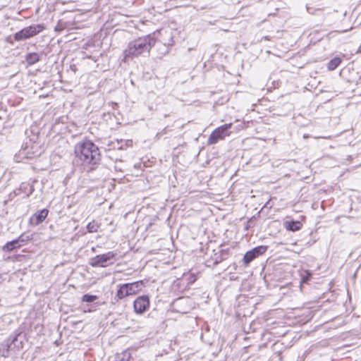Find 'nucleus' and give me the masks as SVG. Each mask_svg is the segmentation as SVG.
<instances>
[{"instance_id": "f257e3e1", "label": "nucleus", "mask_w": 361, "mask_h": 361, "mask_svg": "<svg viewBox=\"0 0 361 361\" xmlns=\"http://www.w3.org/2000/svg\"><path fill=\"white\" fill-rule=\"evenodd\" d=\"M156 39L152 35H148L139 37L128 44V47L123 51L125 59L137 57L141 54H149L150 49L154 46Z\"/></svg>"}, {"instance_id": "f03ea898", "label": "nucleus", "mask_w": 361, "mask_h": 361, "mask_svg": "<svg viewBox=\"0 0 361 361\" xmlns=\"http://www.w3.org/2000/svg\"><path fill=\"white\" fill-rule=\"evenodd\" d=\"M75 154L84 164H96L100 160L98 147L90 140L78 142L75 147Z\"/></svg>"}, {"instance_id": "7ed1b4c3", "label": "nucleus", "mask_w": 361, "mask_h": 361, "mask_svg": "<svg viewBox=\"0 0 361 361\" xmlns=\"http://www.w3.org/2000/svg\"><path fill=\"white\" fill-rule=\"evenodd\" d=\"M25 335L16 330L7 339L0 343V355L5 358L12 356L23 348Z\"/></svg>"}, {"instance_id": "20e7f679", "label": "nucleus", "mask_w": 361, "mask_h": 361, "mask_svg": "<svg viewBox=\"0 0 361 361\" xmlns=\"http://www.w3.org/2000/svg\"><path fill=\"white\" fill-rule=\"evenodd\" d=\"M142 281L119 285L116 297L118 300H121L127 296L135 295L142 289Z\"/></svg>"}, {"instance_id": "39448f33", "label": "nucleus", "mask_w": 361, "mask_h": 361, "mask_svg": "<svg viewBox=\"0 0 361 361\" xmlns=\"http://www.w3.org/2000/svg\"><path fill=\"white\" fill-rule=\"evenodd\" d=\"M44 28L45 27L43 24L31 25L15 33L14 39L16 41L25 40L38 35Z\"/></svg>"}, {"instance_id": "423d86ee", "label": "nucleus", "mask_w": 361, "mask_h": 361, "mask_svg": "<svg viewBox=\"0 0 361 361\" xmlns=\"http://www.w3.org/2000/svg\"><path fill=\"white\" fill-rule=\"evenodd\" d=\"M232 123H226L216 128L208 138V144H216L219 140L224 139L229 135L228 130L231 128Z\"/></svg>"}, {"instance_id": "0eeeda50", "label": "nucleus", "mask_w": 361, "mask_h": 361, "mask_svg": "<svg viewBox=\"0 0 361 361\" xmlns=\"http://www.w3.org/2000/svg\"><path fill=\"white\" fill-rule=\"evenodd\" d=\"M116 257V253L109 251L105 254L99 255L90 259V265L93 267H106L110 263L111 259Z\"/></svg>"}, {"instance_id": "6e6552de", "label": "nucleus", "mask_w": 361, "mask_h": 361, "mask_svg": "<svg viewBox=\"0 0 361 361\" xmlns=\"http://www.w3.org/2000/svg\"><path fill=\"white\" fill-rule=\"evenodd\" d=\"M267 246L259 245L254 247L252 250L247 251L243 257V262L245 265L249 264L252 261L259 256L263 255L267 252Z\"/></svg>"}, {"instance_id": "1a4fd4ad", "label": "nucleus", "mask_w": 361, "mask_h": 361, "mask_svg": "<svg viewBox=\"0 0 361 361\" xmlns=\"http://www.w3.org/2000/svg\"><path fill=\"white\" fill-rule=\"evenodd\" d=\"M149 307V298L147 295L138 297L133 303L134 310L137 314L144 313Z\"/></svg>"}, {"instance_id": "9d476101", "label": "nucleus", "mask_w": 361, "mask_h": 361, "mask_svg": "<svg viewBox=\"0 0 361 361\" xmlns=\"http://www.w3.org/2000/svg\"><path fill=\"white\" fill-rule=\"evenodd\" d=\"M49 211L46 209H43L34 215H32L30 219V224L34 226L39 225L41 224L47 216Z\"/></svg>"}, {"instance_id": "9b49d317", "label": "nucleus", "mask_w": 361, "mask_h": 361, "mask_svg": "<svg viewBox=\"0 0 361 361\" xmlns=\"http://www.w3.org/2000/svg\"><path fill=\"white\" fill-rule=\"evenodd\" d=\"M21 242H23V240H22L20 237L13 240L9 241L3 246L2 250L6 252H10L13 250L21 247Z\"/></svg>"}, {"instance_id": "f8f14e48", "label": "nucleus", "mask_w": 361, "mask_h": 361, "mask_svg": "<svg viewBox=\"0 0 361 361\" xmlns=\"http://www.w3.org/2000/svg\"><path fill=\"white\" fill-rule=\"evenodd\" d=\"M286 228L290 231H299L302 227V224L298 221H290L286 222Z\"/></svg>"}, {"instance_id": "ddd939ff", "label": "nucleus", "mask_w": 361, "mask_h": 361, "mask_svg": "<svg viewBox=\"0 0 361 361\" xmlns=\"http://www.w3.org/2000/svg\"><path fill=\"white\" fill-rule=\"evenodd\" d=\"M25 60L29 66H32L39 61V56L37 53L32 52L26 55Z\"/></svg>"}, {"instance_id": "4468645a", "label": "nucleus", "mask_w": 361, "mask_h": 361, "mask_svg": "<svg viewBox=\"0 0 361 361\" xmlns=\"http://www.w3.org/2000/svg\"><path fill=\"white\" fill-rule=\"evenodd\" d=\"M342 60L340 57H335L331 59L327 64L329 71L335 70L341 63Z\"/></svg>"}, {"instance_id": "2eb2a0df", "label": "nucleus", "mask_w": 361, "mask_h": 361, "mask_svg": "<svg viewBox=\"0 0 361 361\" xmlns=\"http://www.w3.org/2000/svg\"><path fill=\"white\" fill-rule=\"evenodd\" d=\"M228 252L225 250H221L219 254H215L214 264H218L227 258Z\"/></svg>"}, {"instance_id": "dca6fc26", "label": "nucleus", "mask_w": 361, "mask_h": 361, "mask_svg": "<svg viewBox=\"0 0 361 361\" xmlns=\"http://www.w3.org/2000/svg\"><path fill=\"white\" fill-rule=\"evenodd\" d=\"M99 228V224L97 222H96L95 221L90 222L87 226V229L89 233L97 232Z\"/></svg>"}, {"instance_id": "f3484780", "label": "nucleus", "mask_w": 361, "mask_h": 361, "mask_svg": "<svg viewBox=\"0 0 361 361\" xmlns=\"http://www.w3.org/2000/svg\"><path fill=\"white\" fill-rule=\"evenodd\" d=\"M97 298V295L85 294L82 296V301L86 302H92Z\"/></svg>"}, {"instance_id": "a211bd4d", "label": "nucleus", "mask_w": 361, "mask_h": 361, "mask_svg": "<svg viewBox=\"0 0 361 361\" xmlns=\"http://www.w3.org/2000/svg\"><path fill=\"white\" fill-rule=\"evenodd\" d=\"M312 274L309 271H305L304 274L302 275V282L307 283L311 278Z\"/></svg>"}, {"instance_id": "6ab92c4d", "label": "nucleus", "mask_w": 361, "mask_h": 361, "mask_svg": "<svg viewBox=\"0 0 361 361\" xmlns=\"http://www.w3.org/2000/svg\"><path fill=\"white\" fill-rule=\"evenodd\" d=\"M184 300L183 298H178L176 302H175V305L177 306L180 303H181Z\"/></svg>"}, {"instance_id": "aec40b11", "label": "nucleus", "mask_w": 361, "mask_h": 361, "mask_svg": "<svg viewBox=\"0 0 361 361\" xmlns=\"http://www.w3.org/2000/svg\"><path fill=\"white\" fill-rule=\"evenodd\" d=\"M340 32L338 31H333V32H331L328 34V36H334L335 35L339 33Z\"/></svg>"}, {"instance_id": "412c9836", "label": "nucleus", "mask_w": 361, "mask_h": 361, "mask_svg": "<svg viewBox=\"0 0 361 361\" xmlns=\"http://www.w3.org/2000/svg\"><path fill=\"white\" fill-rule=\"evenodd\" d=\"M33 191H34V189H33V188H32V187H31V188H30V192H29V193H28V195H27L29 196L30 195H31V194L33 192Z\"/></svg>"}, {"instance_id": "4be33fe9", "label": "nucleus", "mask_w": 361, "mask_h": 361, "mask_svg": "<svg viewBox=\"0 0 361 361\" xmlns=\"http://www.w3.org/2000/svg\"><path fill=\"white\" fill-rule=\"evenodd\" d=\"M125 356H123L121 359H120L119 360H117V361H128L127 359H126L124 357Z\"/></svg>"}, {"instance_id": "5701e85b", "label": "nucleus", "mask_w": 361, "mask_h": 361, "mask_svg": "<svg viewBox=\"0 0 361 361\" xmlns=\"http://www.w3.org/2000/svg\"><path fill=\"white\" fill-rule=\"evenodd\" d=\"M171 43H169V46H172L173 44V40L172 37L171 38Z\"/></svg>"}, {"instance_id": "b1692460", "label": "nucleus", "mask_w": 361, "mask_h": 361, "mask_svg": "<svg viewBox=\"0 0 361 361\" xmlns=\"http://www.w3.org/2000/svg\"><path fill=\"white\" fill-rule=\"evenodd\" d=\"M113 106H118L117 103H113Z\"/></svg>"}]
</instances>
